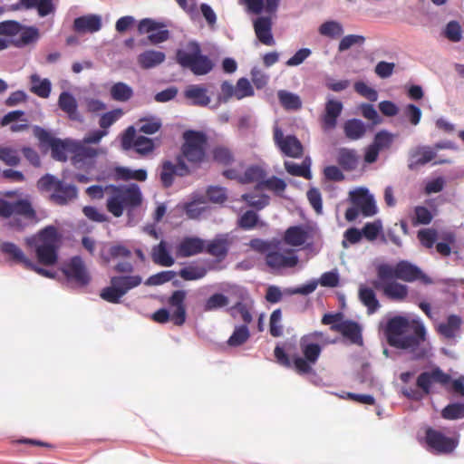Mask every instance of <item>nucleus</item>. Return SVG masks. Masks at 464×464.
<instances>
[{
    "mask_svg": "<svg viewBox=\"0 0 464 464\" xmlns=\"http://www.w3.org/2000/svg\"><path fill=\"white\" fill-rule=\"evenodd\" d=\"M376 279L371 282L372 287L393 302L404 301L409 294V287L398 279L408 283L420 281L423 285L433 283L419 266L407 260H401L394 266L381 264L376 267Z\"/></svg>",
    "mask_w": 464,
    "mask_h": 464,
    "instance_id": "obj_1",
    "label": "nucleus"
},
{
    "mask_svg": "<svg viewBox=\"0 0 464 464\" xmlns=\"http://www.w3.org/2000/svg\"><path fill=\"white\" fill-rule=\"evenodd\" d=\"M385 335L392 347L414 352L424 342L426 330L419 321L398 315L387 322Z\"/></svg>",
    "mask_w": 464,
    "mask_h": 464,
    "instance_id": "obj_2",
    "label": "nucleus"
},
{
    "mask_svg": "<svg viewBox=\"0 0 464 464\" xmlns=\"http://www.w3.org/2000/svg\"><path fill=\"white\" fill-rule=\"evenodd\" d=\"M299 347L303 353V357L295 354L290 356L279 345L274 350L275 358L281 366L292 368L299 375H307L313 372V366L317 362L321 353L322 346L315 342H309L300 338Z\"/></svg>",
    "mask_w": 464,
    "mask_h": 464,
    "instance_id": "obj_3",
    "label": "nucleus"
},
{
    "mask_svg": "<svg viewBox=\"0 0 464 464\" xmlns=\"http://www.w3.org/2000/svg\"><path fill=\"white\" fill-rule=\"evenodd\" d=\"M26 244L34 247L39 264L51 266L57 263L60 237L55 227L48 226L43 228L36 236L27 238Z\"/></svg>",
    "mask_w": 464,
    "mask_h": 464,
    "instance_id": "obj_4",
    "label": "nucleus"
},
{
    "mask_svg": "<svg viewBox=\"0 0 464 464\" xmlns=\"http://www.w3.org/2000/svg\"><path fill=\"white\" fill-rule=\"evenodd\" d=\"M142 203V195L137 184L111 186L107 198V210L115 218L123 215L124 210L131 211Z\"/></svg>",
    "mask_w": 464,
    "mask_h": 464,
    "instance_id": "obj_5",
    "label": "nucleus"
},
{
    "mask_svg": "<svg viewBox=\"0 0 464 464\" xmlns=\"http://www.w3.org/2000/svg\"><path fill=\"white\" fill-rule=\"evenodd\" d=\"M176 61L182 68L198 76L209 73L214 68L212 60L203 54L200 45L193 41L177 51Z\"/></svg>",
    "mask_w": 464,
    "mask_h": 464,
    "instance_id": "obj_6",
    "label": "nucleus"
},
{
    "mask_svg": "<svg viewBox=\"0 0 464 464\" xmlns=\"http://www.w3.org/2000/svg\"><path fill=\"white\" fill-rule=\"evenodd\" d=\"M41 190H53L51 199L58 205H65L77 198V188L67 184L51 174H45L37 181Z\"/></svg>",
    "mask_w": 464,
    "mask_h": 464,
    "instance_id": "obj_7",
    "label": "nucleus"
},
{
    "mask_svg": "<svg viewBox=\"0 0 464 464\" xmlns=\"http://www.w3.org/2000/svg\"><path fill=\"white\" fill-rule=\"evenodd\" d=\"M184 142L181 146L182 159L192 164H199L206 157L208 138L205 133L197 130H187L183 133Z\"/></svg>",
    "mask_w": 464,
    "mask_h": 464,
    "instance_id": "obj_8",
    "label": "nucleus"
},
{
    "mask_svg": "<svg viewBox=\"0 0 464 464\" xmlns=\"http://www.w3.org/2000/svg\"><path fill=\"white\" fill-rule=\"evenodd\" d=\"M18 34L20 36L13 41V44L17 48L35 44L41 37L40 31L35 26H24L14 20L0 23V35L14 36Z\"/></svg>",
    "mask_w": 464,
    "mask_h": 464,
    "instance_id": "obj_9",
    "label": "nucleus"
},
{
    "mask_svg": "<svg viewBox=\"0 0 464 464\" xmlns=\"http://www.w3.org/2000/svg\"><path fill=\"white\" fill-rule=\"evenodd\" d=\"M141 281V277L138 275L112 276L111 278V285L103 288L100 295L109 303L119 304L121 297L129 290L139 286Z\"/></svg>",
    "mask_w": 464,
    "mask_h": 464,
    "instance_id": "obj_10",
    "label": "nucleus"
},
{
    "mask_svg": "<svg viewBox=\"0 0 464 464\" xmlns=\"http://www.w3.org/2000/svg\"><path fill=\"white\" fill-rule=\"evenodd\" d=\"M34 136L38 139L41 147L51 149L52 157L56 160L66 161L68 159L67 153L72 154L74 140L58 139L40 127L35 128Z\"/></svg>",
    "mask_w": 464,
    "mask_h": 464,
    "instance_id": "obj_11",
    "label": "nucleus"
},
{
    "mask_svg": "<svg viewBox=\"0 0 464 464\" xmlns=\"http://www.w3.org/2000/svg\"><path fill=\"white\" fill-rule=\"evenodd\" d=\"M280 245V242L275 244L271 251L266 255V264L275 270L295 267L298 264V256L293 249L282 250Z\"/></svg>",
    "mask_w": 464,
    "mask_h": 464,
    "instance_id": "obj_12",
    "label": "nucleus"
},
{
    "mask_svg": "<svg viewBox=\"0 0 464 464\" xmlns=\"http://www.w3.org/2000/svg\"><path fill=\"white\" fill-rule=\"evenodd\" d=\"M63 275L70 283L82 287L91 281L90 274L82 258L79 256H72L62 268Z\"/></svg>",
    "mask_w": 464,
    "mask_h": 464,
    "instance_id": "obj_13",
    "label": "nucleus"
},
{
    "mask_svg": "<svg viewBox=\"0 0 464 464\" xmlns=\"http://www.w3.org/2000/svg\"><path fill=\"white\" fill-rule=\"evenodd\" d=\"M121 146L126 150L133 149L141 156L150 154L155 149L153 140L145 136H136V130L133 126L126 129L121 138Z\"/></svg>",
    "mask_w": 464,
    "mask_h": 464,
    "instance_id": "obj_14",
    "label": "nucleus"
},
{
    "mask_svg": "<svg viewBox=\"0 0 464 464\" xmlns=\"http://www.w3.org/2000/svg\"><path fill=\"white\" fill-rule=\"evenodd\" d=\"M425 440L431 452L437 454H450L458 446V440L447 437L441 431L429 428L425 432Z\"/></svg>",
    "mask_w": 464,
    "mask_h": 464,
    "instance_id": "obj_15",
    "label": "nucleus"
},
{
    "mask_svg": "<svg viewBox=\"0 0 464 464\" xmlns=\"http://www.w3.org/2000/svg\"><path fill=\"white\" fill-rule=\"evenodd\" d=\"M13 215L23 216L27 219H34L36 217L31 202L27 199H18L9 202L0 198V217L8 218Z\"/></svg>",
    "mask_w": 464,
    "mask_h": 464,
    "instance_id": "obj_16",
    "label": "nucleus"
},
{
    "mask_svg": "<svg viewBox=\"0 0 464 464\" xmlns=\"http://www.w3.org/2000/svg\"><path fill=\"white\" fill-rule=\"evenodd\" d=\"M165 25L150 18L141 19L138 24L140 34H149L148 40L152 44H159L166 42L169 36V31L163 29Z\"/></svg>",
    "mask_w": 464,
    "mask_h": 464,
    "instance_id": "obj_17",
    "label": "nucleus"
},
{
    "mask_svg": "<svg viewBox=\"0 0 464 464\" xmlns=\"http://www.w3.org/2000/svg\"><path fill=\"white\" fill-rule=\"evenodd\" d=\"M188 174H189L188 167L182 157H177L176 164L170 160L162 162L160 177L163 187L169 188L173 185L175 176L184 177Z\"/></svg>",
    "mask_w": 464,
    "mask_h": 464,
    "instance_id": "obj_18",
    "label": "nucleus"
},
{
    "mask_svg": "<svg viewBox=\"0 0 464 464\" xmlns=\"http://www.w3.org/2000/svg\"><path fill=\"white\" fill-rule=\"evenodd\" d=\"M450 380L451 378L448 373L436 367L430 372H421L417 378L416 384L424 394H429L432 383L436 382L445 386L450 383Z\"/></svg>",
    "mask_w": 464,
    "mask_h": 464,
    "instance_id": "obj_19",
    "label": "nucleus"
},
{
    "mask_svg": "<svg viewBox=\"0 0 464 464\" xmlns=\"http://www.w3.org/2000/svg\"><path fill=\"white\" fill-rule=\"evenodd\" d=\"M350 199L364 217H372L376 213V206L372 196L366 188H358L350 192Z\"/></svg>",
    "mask_w": 464,
    "mask_h": 464,
    "instance_id": "obj_20",
    "label": "nucleus"
},
{
    "mask_svg": "<svg viewBox=\"0 0 464 464\" xmlns=\"http://www.w3.org/2000/svg\"><path fill=\"white\" fill-rule=\"evenodd\" d=\"M232 238L228 234H218L212 240L205 243L204 251L218 260H223L228 254Z\"/></svg>",
    "mask_w": 464,
    "mask_h": 464,
    "instance_id": "obj_21",
    "label": "nucleus"
},
{
    "mask_svg": "<svg viewBox=\"0 0 464 464\" xmlns=\"http://www.w3.org/2000/svg\"><path fill=\"white\" fill-rule=\"evenodd\" d=\"M332 331L340 333L344 338L348 339L352 343L362 345L363 340L362 336V328L358 323L352 320H345L338 324L330 327Z\"/></svg>",
    "mask_w": 464,
    "mask_h": 464,
    "instance_id": "obj_22",
    "label": "nucleus"
},
{
    "mask_svg": "<svg viewBox=\"0 0 464 464\" xmlns=\"http://www.w3.org/2000/svg\"><path fill=\"white\" fill-rule=\"evenodd\" d=\"M343 111V103L337 100H328L325 102L324 111L321 116L322 128L330 130L336 127L337 119Z\"/></svg>",
    "mask_w": 464,
    "mask_h": 464,
    "instance_id": "obj_23",
    "label": "nucleus"
},
{
    "mask_svg": "<svg viewBox=\"0 0 464 464\" xmlns=\"http://www.w3.org/2000/svg\"><path fill=\"white\" fill-rule=\"evenodd\" d=\"M185 299L186 292L184 290H176L168 300V304L176 308L171 315V320L178 326L183 325L186 321Z\"/></svg>",
    "mask_w": 464,
    "mask_h": 464,
    "instance_id": "obj_24",
    "label": "nucleus"
},
{
    "mask_svg": "<svg viewBox=\"0 0 464 464\" xmlns=\"http://www.w3.org/2000/svg\"><path fill=\"white\" fill-rule=\"evenodd\" d=\"M59 108L67 114L71 121L82 122L83 119L78 111V103L74 96L68 92H63L58 99Z\"/></svg>",
    "mask_w": 464,
    "mask_h": 464,
    "instance_id": "obj_25",
    "label": "nucleus"
},
{
    "mask_svg": "<svg viewBox=\"0 0 464 464\" xmlns=\"http://www.w3.org/2000/svg\"><path fill=\"white\" fill-rule=\"evenodd\" d=\"M205 249V240L198 237H187L177 247V254L181 257H188L200 254Z\"/></svg>",
    "mask_w": 464,
    "mask_h": 464,
    "instance_id": "obj_26",
    "label": "nucleus"
},
{
    "mask_svg": "<svg viewBox=\"0 0 464 464\" xmlns=\"http://www.w3.org/2000/svg\"><path fill=\"white\" fill-rule=\"evenodd\" d=\"M72 148V160L74 165L91 162L99 155V150L82 141H74Z\"/></svg>",
    "mask_w": 464,
    "mask_h": 464,
    "instance_id": "obj_27",
    "label": "nucleus"
},
{
    "mask_svg": "<svg viewBox=\"0 0 464 464\" xmlns=\"http://www.w3.org/2000/svg\"><path fill=\"white\" fill-rule=\"evenodd\" d=\"M254 29L257 39L265 45L275 44L272 34V21L269 17L261 16L255 20Z\"/></svg>",
    "mask_w": 464,
    "mask_h": 464,
    "instance_id": "obj_28",
    "label": "nucleus"
},
{
    "mask_svg": "<svg viewBox=\"0 0 464 464\" xmlns=\"http://www.w3.org/2000/svg\"><path fill=\"white\" fill-rule=\"evenodd\" d=\"M101 28L102 19L97 14L82 15L73 21V30L78 33H95Z\"/></svg>",
    "mask_w": 464,
    "mask_h": 464,
    "instance_id": "obj_29",
    "label": "nucleus"
},
{
    "mask_svg": "<svg viewBox=\"0 0 464 464\" xmlns=\"http://www.w3.org/2000/svg\"><path fill=\"white\" fill-rule=\"evenodd\" d=\"M184 97L191 101L194 106H208L210 97L208 95L207 88L202 84L188 85L184 91Z\"/></svg>",
    "mask_w": 464,
    "mask_h": 464,
    "instance_id": "obj_30",
    "label": "nucleus"
},
{
    "mask_svg": "<svg viewBox=\"0 0 464 464\" xmlns=\"http://www.w3.org/2000/svg\"><path fill=\"white\" fill-rule=\"evenodd\" d=\"M130 250L121 244L104 245L100 251V258L102 263L105 266L110 264L111 259L119 257L128 258L130 257Z\"/></svg>",
    "mask_w": 464,
    "mask_h": 464,
    "instance_id": "obj_31",
    "label": "nucleus"
},
{
    "mask_svg": "<svg viewBox=\"0 0 464 464\" xmlns=\"http://www.w3.org/2000/svg\"><path fill=\"white\" fill-rule=\"evenodd\" d=\"M284 242L291 246H301L308 239V232L302 226L289 227L284 234Z\"/></svg>",
    "mask_w": 464,
    "mask_h": 464,
    "instance_id": "obj_32",
    "label": "nucleus"
},
{
    "mask_svg": "<svg viewBox=\"0 0 464 464\" xmlns=\"http://www.w3.org/2000/svg\"><path fill=\"white\" fill-rule=\"evenodd\" d=\"M166 55L163 52L147 50L139 54L137 61L139 65L145 70L154 68L165 61Z\"/></svg>",
    "mask_w": 464,
    "mask_h": 464,
    "instance_id": "obj_33",
    "label": "nucleus"
},
{
    "mask_svg": "<svg viewBox=\"0 0 464 464\" xmlns=\"http://www.w3.org/2000/svg\"><path fill=\"white\" fill-rule=\"evenodd\" d=\"M1 251L9 256V259L16 264H22L24 268L31 266V260L27 258L23 250L15 244L4 242L1 245Z\"/></svg>",
    "mask_w": 464,
    "mask_h": 464,
    "instance_id": "obj_34",
    "label": "nucleus"
},
{
    "mask_svg": "<svg viewBox=\"0 0 464 464\" xmlns=\"http://www.w3.org/2000/svg\"><path fill=\"white\" fill-rule=\"evenodd\" d=\"M436 158V152L429 147L417 149L411 154L409 163L410 169H415L420 166H423Z\"/></svg>",
    "mask_w": 464,
    "mask_h": 464,
    "instance_id": "obj_35",
    "label": "nucleus"
},
{
    "mask_svg": "<svg viewBox=\"0 0 464 464\" xmlns=\"http://www.w3.org/2000/svg\"><path fill=\"white\" fill-rule=\"evenodd\" d=\"M462 319L456 314H450L445 323L440 324L438 332L445 338L452 339L456 334L460 330Z\"/></svg>",
    "mask_w": 464,
    "mask_h": 464,
    "instance_id": "obj_36",
    "label": "nucleus"
},
{
    "mask_svg": "<svg viewBox=\"0 0 464 464\" xmlns=\"http://www.w3.org/2000/svg\"><path fill=\"white\" fill-rule=\"evenodd\" d=\"M343 132L347 139L351 140H357L365 135L366 127L361 120L351 119L344 122Z\"/></svg>",
    "mask_w": 464,
    "mask_h": 464,
    "instance_id": "obj_37",
    "label": "nucleus"
},
{
    "mask_svg": "<svg viewBox=\"0 0 464 464\" xmlns=\"http://www.w3.org/2000/svg\"><path fill=\"white\" fill-rule=\"evenodd\" d=\"M358 295L362 304L367 307L368 314H373L380 308V303L372 288L361 285Z\"/></svg>",
    "mask_w": 464,
    "mask_h": 464,
    "instance_id": "obj_38",
    "label": "nucleus"
},
{
    "mask_svg": "<svg viewBox=\"0 0 464 464\" xmlns=\"http://www.w3.org/2000/svg\"><path fill=\"white\" fill-rule=\"evenodd\" d=\"M279 149L285 155L291 158H301L303 155V145L295 136H286Z\"/></svg>",
    "mask_w": 464,
    "mask_h": 464,
    "instance_id": "obj_39",
    "label": "nucleus"
},
{
    "mask_svg": "<svg viewBox=\"0 0 464 464\" xmlns=\"http://www.w3.org/2000/svg\"><path fill=\"white\" fill-rule=\"evenodd\" d=\"M151 257L155 264L162 266H171L174 264V259L169 255L165 241H160L159 245L153 246Z\"/></svg>",
    "mask_w": 464,
    "mask_h": 464,
    "instance_id": "obj_40",
    "label": "nucleus"
},
{
    "mask_svg": "<svg viewBox=\"0 0 464 464\" xmlns=\"http://www.w3.org/2000/svg\"><path fill=\"white\" fill-rule=\"evenodd\" d=\"M337 162L344 170H353L358 164V158L354 150L342 148L338 150Z\"/></svg>",
    "mask_w": 464,
    "mask_h": 464,
    "instance_id": "obj_41",
    "label": "nucleus"
},
{
    "mask_svg": "<svg viewBox=\"0 0 464 464\" xmlns=\"http://www.w3.org/2000/svg\"><path fill=\"white\" fill-rule=\"evenodd\" d=\"M247 9L254 14H260L265 8L267 13H275L280 0H244Z\"/></svg>",
    "mask_w": 464,
    "mask_h": 464,
    "instance_id": "obj_42",
    "label": "nucleus"
},
{
    "mask_svg": "<svg viewBox=\"0 0 464 464\" xmlns=\"http://www.w3.org/2000/svg\"><path fill=\"white\" fill-rule=\"evenodd\" d=\"M110 94L112 100L125 102L133 96V90L127 83L119 82L111 87Z\"/></svg>",
    "mask_w": 464,
    "mask_h": 464,
    "instance_id": "obj_43",
    "label": "nucleus"
},
{
    "mask_svg": "<svg viewBox=\"0 0 464 464\" xmlns=\"http://www.w3.org/2000/svg\"><path fill=\"white\" fill-rule=\"evenodd\" d=\"M280 104L287 111H297L302 107V101L297 94L281 90L277 92Z\"/></svg>",
    "mask_w": 464,
    "mask_h": 464,
    "instance_id": "obj_44",
    "label": "nucleus"
},
{
    "mask_svg": "<svg viewBox=\"0 0 464 464\" xmlns=\"http://www.w3.org/2000/svg\"><path fill=\"white\" fill-rule=\"evenodd\" d=\"M285 170L292 176L303 177L306 179L312 178L310 171V160L305 159L302 164H297L292 161H285Z\"/></svg>",
    "mask_w": 464,
    "mask_h": 464,
    "instance_id": "obj_45",
    "label": "nucleus"
},
{
    "mask_svg": "<svg viewBox=\"0 0 464 464\" xmlns=\"http://www.w3.org/2000/svg\"><path fill=\"white\" fill-rule=\"evenodd\" d=\"M250 337V332L247 325L242 324L236 326L231 336L227 340L230 347H238L247 342Z\"/></svg>",
    "mask_w": 464,
    "mask_h": 464,
    "instance_id": "obj_46",
    "label": "nucleus"
},
{
    "mask_svg": "<svg viewBox=\"0 0 464 464\" xmlns=\"http://www.w3.org/2000/svg\"><path fill=\"white\" fill-rule=\"evenodd\" d=\"M31 92L41 98H48L51 93V82L48 79L41 80L37 74L31 76Z\"/></svg>",
    "mask_w": 464,
    "mask_h": 464,
    "instance_id": "obj_47",
    "label": "nucleus"
},
{
    "mask_svg": "<svg viewBox=\"0 0 464 464\" xmlns=\"http://www.w3.org/2000/svg\"><path fill=\"white\" fill-rule=\"evenodd\" d=\"M266 177V171L259 166L253 165L248 167L242 177L240 178V183L248 184L252 182H258V184L264 180Z\"/></svg>",
    "mask_w": 464,
    "mask_h": 464,
    "instance_id": "obj_48",
    "label": "nucleus"
},
{
    "mask_svg": "<svg viewBox=\"0 0 464 464\" xmlns=\"http://www.w3.org/2000/svg\"><path fill=\"white\" fill-rule=\"evenodd\" d=\"M139 131L151 135L159 131L162 126L161 121L157 117L141 118L138 121Z\"/></svg>",
    "mask_w": 464,
    "mask_h": 464,
    "instance_id": "obj_49",
    "label": "nucleus"
},
{
    "mask_svg": "<svg viewBox=\"0 0 464 464\" xmlns=\"http://www.w3.org/2000/svg\"><path fill=\"white\" fill-rule=\"evenodd\" d=\"M116 175L118 179L122 180L135 179L138 181H144L147 179V171L141 169L131 170L128 168L119 167L116 169Z\"/></svg>",
    "mask_w": 464,
    "mask_h": 464,
    "instance_id": "obj_50",
    "label": "nucleus"
},
{
    "mask_svg": "<svg viewBox=\"0 0 464 464\" xmlns=\"http://www.w3.org/2000/svg\"><path fill=\"white\" fill-rule=\"evenodd\" d=\"M207 269L204 266H188L179 270V276L186 281L198 280L207 275Z\"/></svg>",
    "mask_w": 464,
    "mask_h": 464,
    "instance_id": "obj_51",
    "label": "nucleus"
},
{
    "mask_svg": "<svg viewBox=\"0 0 464 464\" xmlns=\"http://www.w3.org/2000/svg\"><path fill=\"white\" fill-rule=\"evenodd\" d=\"M0 160L7 166L15 167L19 165L21 158L17 150L0 146Z\"/></svg>",
    "mask_w": 464,
    "mask_h": 464,
    "instance_id": "obj_52",
    "label": "nucleus"
},
{
    "mask_svg": "<svg viewBox=\"0 0 464 464\" xmlns=\"http://www.w3.org/2000/svg\"><path fill=\"white\" fill-rule=\"evenodd\" d=\"M213 159L216 162L227 166L233 163L234 155L230 149L224 146H218L212 151Z\"/></svg>",
    "mask_w": 464,
    "mask_h": 464,
    "instance_id": "obj_53",
    "label": "nucleus"
},
{
    "mask_svg": "<svg viewBox=\"0 0 464 464\" xmlns=\"http://www.w3.org/2000/svg\"><path fill=\"white\" fill-rule=\"evenodd\" d=\"M343 33V29L342 24L336 21H327L319 27L320 34L331 38L341 36Z\"/></svg>",
    "mask_w": 464,
    "mask_h": 464,
    "instance_id": "obj_54",
    "label": "nucleus"
},
{
    "mask_svg": "<svg viewBox=\"0 0 464 464\" xmlns=\"http://www.w3.org/2000/svg\"><path fill=\"white\" fill-rule=\"evenodd\" d=\"M282 312L281 309H276L272 312L269 320V332L273 337H280L283 335L284 327L281 324Z\"/></svg>",
    "mask_w": 464,
    "mask_h": 464,
    "instance_id": "obj_55",
    "label": "nucleus"
},
{
    "mask_svg": "<svg viewBox=\"0 0 464 464\" xmlns=\"http://www.w3.org/2000/svg\"><path fill=\"white\" fill-rule=\"evenodd\" d=\"M229 300L227 296L223 294H214L209 296L205 303L204 310L207 312L214 311L222 307H225L228 304Z\"/></svg>",
    "mask_w": 464,
    "mask_h": 464,
    "instance_id": "obj_56",
    "label": "nucleus"
},
{
    "mask_svg": "<svg viewBox=\"0 0 464 464\" xmlns=\"http://www.w3.org/2000/svg\"><path fill=\"white\" fill-rule=\"evenodd\" d=\"M236 86V99L242 100L246 97H252L255 94L253 86L248 79L242 77L237 82Z\"/></svg>",
    "mask_w": 464,
    "mask_h": 464,
    "instance_id": "obj_57",
    "label": "nucleus"
},
{
    "mask_svg": "<svg viewBox=\"0 0 464 464\" xmlns=\"http://www.w3.org/2000/svg\"><path fill=\"white\" fill-rule=\"evenodd\" d=\"M256 188L258 189L266 188L271 191L280 194L285 191L286 183L282 179L273 176L270 179L261 181L259 184H257Z\"/></svg>",
    "mask_w": 464,
    "mask_h": 464,
    "instance_id": "obj_58",
    "label": "nucleus"
},
{
    "mask_svg": "<svg viewBox=\"0 0 464 464\" xmlns=\"http://www.w3.org/2000/svg\"><path fill=\"white\" fill-rule=\"evenodd\" d=\"M445 420H459L464 418V403H451L447 405L441 411Z\"/></svg>",
    "mask_w": 464,
    "mask_h": 464,
    "instance_id": "obj_59",
    "label": "nucleus"
},
{
    "mask_svg": "<svg viewBox=\"0 0 464 464\" xmlns=\"http://www.w3.org/2000/svg\"><path fill=\"white\" fill-rule=\"evenodd\" d=\"M417 237L424 247L430 249L437 240L438 232L433 228H425L420 230Z\"/></svg>",
    "mask_w": 464,
    "mask_h": 464,
    "instance_id": "obj_60",
    "label": "nucleus"
},
{
    "mask_svg": "<svg viewBox=\"0 0 464 464\" xmlns=\"http://www.w3.org/2000/svg\"><path fill=\"white\" fill-rule=\"evenodd\" d=\"M123 115L121 109H114L102 114L99 120V125L102 130H106Z\"/></svg>",
    "mask_w": 464,
    "mask_h": 464,
    "instance_id": "obj_61",
    "label": "nucleus"
},
{
    "mask_svg": "<svg viewBox=\"0 0 464 464\" xmlns=\"http://www.w3.org/2000/svg\"><path fill=\"white\" fill-rule=\"evenodd\" d=\"M444 35L453 43H458L462 38V29L458 21H450L447 24Z\"/></svg>",
    "mask_w": 464,
    "mask_h": 464,
    "instance_id": "obj_62",
    "label": "nucleus"
},
{
    "mask_svg": "<svg viewBox=\"0 0 464 464\" xmlns=\"http://www.w3.org/2000/svg\"><path fill=\"white\" fill-rule=\"evenodd\" d=\"M249 206L261 209L269 204V197L266 195H256L254 193H247L242 196Z\"/></svg>",
    "mask_w": 464,
    "mask_h": 464,
    "instance_id": "obj_63",
    "label": "nucleus"
},
{
    "mask_svg": "<svg viewBox=\"0 0 464 464\" xmlns=\"http://www.w3.org/2000/svg\"><path fill=\"white\" fill-rule=\"evenodd\" d=\"M393 142V135L387 130L377 132L373 139V144L380 150L389 149Z\"/></svg>",
    "mask_w": 464,
    "mask_h": 464,
    "instance_id": "obj_64",
    "label": "nucleus"
}]
</instances>
